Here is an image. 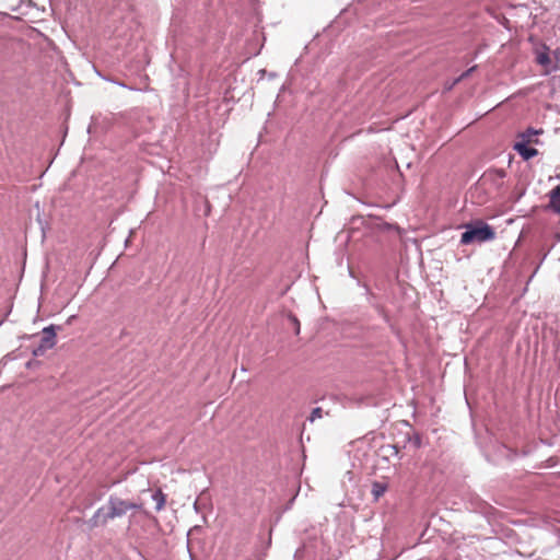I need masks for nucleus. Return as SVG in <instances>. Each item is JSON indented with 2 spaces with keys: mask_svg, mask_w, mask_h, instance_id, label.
Here are the masks:
<instances>
[{
  "mask_svg": "<svg viewBox=\"0 0 560 560\" xmlns=\"http://www.w3.org/2000/svg\"><path fill=\"white\" fill-rule=\"evenodd\" d=\"M139 509L140 504L112 494L107 500V504L95 511L94 515L88 521V525L91 528L104 526L108 521L122 517L129 511Z\"/></svg>",
  "mask_w": 560,
  "mask_h": 560,
  "instance_id": "f257e3e1",
  "label": "nucleus"
},
{
  "mask_svg": "<svg viewBox=\"0 0 560 560\" xmlns=\"http://www.w3.org/2000/svg\"><path fill=\"white\" fill-rule=\"evenodd\" d=\"M495 237L494 230L487 223H480L479 225H468L466 231L462 233L460 243L468 245L471 243H485L492 241Z\"/></svg>",
  "mask_w": 560,
  "mask_h": 560,
  "instance_id": "f03ea898",
  "label": "nucleus"
},
{
  "mask_svg": "<svg viewBox=\"0 0 560 560\" xmlns=\"http://www.w3.org/2000/svg\"><path fill=\"white\" fill-rule=\"evenodd\" d=\"M537 62L541 66H548L550 63L549 55L547 52L538 54Z\"/></svg>",
  "mask_w": 560,
  "mask_h": 560,
  "instance_id": "9d476101",
  "label": "nucleus"
},
{
  "mask_svg": "<svg viewBox=\"0 0 560 560\" xmlns=\"http://www.w3.org/2000/svg\"><path fill=\"white\" fill-rule=\"evenodd\" d=\"M475 70V67H471L470 69H468L467 71H465L457 80L456 82H458L459 80H462L463 78H466L468 77L472 71Z\"/></svg>",
  "mask_w": 560,
  "mask_h": 560,
  "instance_id": "ddd939ff",
  "label": "nucleus"
},
{
  "mask_svg": "<svg viewBox=\"0 0 560 560\" xmlns=\"http://www.w3.org/2000/svg\"><path fill=\"white\" fill-rule=\"evenodd\" d=\"M506 176L504 170H491L483 174V180L491 182L497 188L503 185V179Z\"/></svg>",
  "mask_w": 560,
  "mask_h": 560,
  "instance_id": "20e7f679",
  "label": "nucleus"
},
{
  "mask_svg": "<svg viewBox=\"0 0 560 560\" xmlns=\"http://www.w3.org/2000/svg\"><path fill=\"white\" fill-rule=\"evenodd\" d=\"M322 417H323V410H322V408L316 407V408H314V409L312 410V412H311V415H310V417H308V420H310L311 422H314L316 419H319V418H322Z\"/></svg>",
  "mask_w": 560,
  "mask_h": 560,
  "instance_id": "9b49d317",
  "label": "nucleus"
},
{
  "mask_svg": "<svg viewBox=\"0 0 560 560\" xmlns=\"http://www.w3.org/2000/svg\"><path fill=\"white\" fill-rule=\"evenodd\" d=\"M56 345L55 326L50 325L42 330L40 343L33 350L36 357L43 355L46 350L54 348Z\"/></svg>",
  "mask_w": 560,
  "mask_h": 560,
  "instance_id": "7ed1b4c3",
  "label": "nucleus"
},
{
  "mask_svg": "<svg viewBox=\"0 0 560 560\" xmlns=\"http://www.w3.org/2000/svg\"><path fill=\"white\" fill-rule=\"evenodd\" d=\"M540 132L541 131H539V130L528 128L526 131H524L520 135V138H521L520 142L529 143L533 141V137L539 135Z\"/></svg>",
  "mask_w": 560,
  "mask_h": 560,
  "instance_id": "0eeeda50",
  "label": "nucleus"
},
{
  "mask_svg": "<svg viewBox=\"0 0 560 560\" xmlns=\"http://www.w3.org/2000/svg\"><path fill=\"white\" fill-rule=\"evenodd\" d=\"M514 150L526 161L533 159L538 154L537 149L528 147V143L525 142H516L514 144Z\"/></svg>",
  "mask_w": 560,
  "mask_h": 560,
  "instance_id": "39448f33",
  "label": "nucleus"
},
{
  "mask_svg": "<svg viewBox=\"0 0 560 560\" xmlns=\"http://www.w3.org/2000/svg\"><path fill=\"white\" fill-rule=\"evenodd\" d=\"M386 491V486L381 482H374L372 486V494L377 500L380 497H382Z\"/></svg>",
  "mask_w": 560,
  "mask_h": 560,
  "instance_id": "6e6552de",
  "label": "nucleus"
},
{
  "mask_svg": "<svg viewBox=\"0 0 560 560\" xmlns=\"http://www.w3.org/2000/svg\"><path fill=\"white\" fill-rule=\"evenodd\" d=\"M291 320L294 325V328H295V332L299 334L300 332V322L296 317L292 316L291 317Z\"/></svg>",
  "mask_w": 560,
  "mask_h": 560,
  "instance_id": "f8f14e48",
  "label": "nucleus"
},
{
  "mask_svg": "<svg viewBox=\"0 0 560 560\" xmlns=\"http://www.w3.org/2000/svg\"><path fill=\"white\" fill-rule=\"evenodd\" d=\"M152 499L156 502L155 510L161 511L165 504L164 494L161 491H156L152 494Z\"/></svg>",
  "mask_w": 560,
  "mask_h": 560,
  "instance_id": "1a4fd4ad",
  "label": "nucleus"
},
{
  "mask_svg": "<svg viewBox=\"0 0 560 560\" xmlns=\"http://www.w3.org/2000/svg\"><path fill=\"white\" fill-rule=\"evenodd\" d=\"M549 207L553 212L560 214V186L555 187L549 194Z\"/></svg>",
  "mask_w": 560,
  "mask_h": 560,
  "instance_id": "423d86ee",
  "label": "nucleus"
}]
</instances>
